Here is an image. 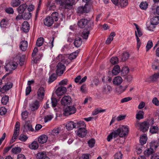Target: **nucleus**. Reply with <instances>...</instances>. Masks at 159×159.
I'll return each mask as SVG.
<instances>
[{"label": "nucleus", "instance_id": "obj_6", "mask_svg": "<svg viewBox=\"0 0 159 159\" xmlns=\"http://www.w3.org/2000/svg\"><path fill=\"white\" fill-rule=\"evenodd\" d=\"M138 125H139L141 131L143 132H145L148 129L150 125L147 121H144L140 124L138 123L137 124Z\"/></svg>", "mask_w": 159, "mask_h": 159}, {"label": "nucleus", "instance_id": "obj_5", "mask_svg": "<svg viewBox=\"0 0 159 159\" xmlns=\"http://www.w3.org/2000/svg\"><path fill=\"white\" fill-rule=\"evenodd\" d=\"M38 49L37 48L35 47L34 48L32 56L33 58V60L34 62L37 63L40 58L41 57L42 55L40 53L37 54Z\"/></svg>", "mask_w": 159, "mask_h": 159}, {"label": "nucleus", "instance_id": "obj_10", "mask_svg": "<svg viewBox=\"0 0 159 159\" xmlns=\"http://www.w3.org/2000/svg\"><path fill=\"white\" fill-rule=\"evenodd\" d=\"M66 89L63 86L59 87L56 91V93L58 96L63 95L66 93Z\"/></svg>", "mask_w": 159, "mask_h": 159}, {"label": "nucleus", "instance_id": "obj_21", "mask_svg": "<svg viewBox=\"0 0 159 159\" xmlns=\"http://www.w3.org/2000/svg\"><path fill=\"white\" fill-rule=\"evenodd\" d=\"M27 7V6L26 4H22L17 8V11L19 14H22L24 12Z\"/></svg>", "mask_w": 159, "mask_h": 159}, {"label": "nucleus", "instance_id": "obj_20", "mask_svg": "<svg viewBox=\"0 0 159 159\" xmlns=\"http://www.w3.org/2000/svg\"><path fill=\"white\" fill-rule=\"evenodd\" d=\"M76 124V128H85L86 127V125L84 121L81 120H75Z\"/></svg>", "mask_w": 159, "mask_h": 159}, {"label": "nucleus", "instance_id": "obj_8", "mask_svg": "<svg viewBox=\"0 0 159 159\" xmlns=\"http://www.w3.org/2000/svg\"><path fill=\"white\" fill-rule=\"evenodd\" d=\"M87 130L84 128H80L77 130V135L80 137L84 138L87 135Z\"/></svg>", "mask_w": 159, "mask_h": 159}, {"label": "nucleus", "instance_id": "obj_52", "mask_svg": "<svg viewBox=\"0 0 159 159\" xmlns=\"http://www.w3.org/2000/svg\"><path fill=\"white\" fill-rule=\"evenodd\" d=\"M52 106L54 107L56 106L57 103V100L55 98H52L51 100Z\"/></svg>", "mask_w": 159, "mask_h": 159}, {"label": "nucleus", "instance_id": "obj_27", "mask_svg": "<svg viewBox=\"0 0 159 159\" xmlns=\"http://www.w3.org/2000/svg\"><path fill=\"white\" fill-rule=\"evenodd\" d=\"M86 4H85L84 7H80L77 8V12L79 13H87L88 11L87 10Z\"/></svg>", "mask_w": 159, "mask_h": 159}, {"label": "nucleus", "instance_id": "obj_32", "mask_svg": "<svg viewBox=\"0 0 159 159\" xmlns=\"http://www.w3.org/2000/svg\"><path fill=\"white\" fill-rule=\"evenodd\" d=\"M147 138L146 134H143L140 137V143L141 145H143L146 143Z\"/></svg>", "mask_w": 159, "mask_h": 159}, {"label": "nucleus", "instance_id": "obj_40", "mask_svg": "<svg viewBox=\"0 0 159 159\" xmlns=\"http://www.w3.org/2000/svg\"><path fill=\"white\" fill-rule=\"evenodd\" d=\"M47 6L49 10H54L56 7L54 3H51L49 2H48Z\"/></svg>", "mask_w": 159, "mask_h": 159}, {"label": "nucleus", "instance_id": "obj_30", "mask_svg": "<svg viewBox=\"0 0 159 159\" xmlns=\"http://www.w3.org/2000/svg\"><path fill=\"white\" fill-rule=\"evenodd\" d=\"M89 33V30L84 29L82 33V36L84 39H88Z\"/></svg>", "mask_w": 159, "mask_h": 159}, {"label": "nucleus", "instance_id": "obj_1", "mask_svg": "<svg viewBox=\"0 0 159 159\" xmlns=\"http://www.w3.org/2000/svg\"><path fill=\"white\" fill-rule=\"evenodd\" d=\"M59 14L54 12L52 13L50 16L45 18L43 20L44 25L48 27H50L53 25L54 21H57L58 20Z\"/></svg>", "mask_w": 159, "mask_h": 159}, {"label": "nucleus", "instance_id": "obj_11", "mask_svg": "<svg viewBox=\"0 0 159 159\" xmlns=\"http://www.w3.org/2000/svg\"><path fill=\"white\" fill-rule=\"evenodd\" d=\"M20 131V123L17 121L15 125L14 133L12 137L16 139L19 134Z\"/></svg>", "mask_w": 159, "mask_h": 159}, {"label": "nucleus", "instance_id": "obj_15", "mask_svg": "<svg viewBox=\"0 0 159 159\" xmlns=\"http://www.w3.org/2000/svg\"><path fill=\"white\" fill-rule=\"evenodd\" d=\"M34 129L29 121H26L24 126V131H33Z\"/></svg>", "mask_w": 159, "mask_h": 159}, {"label": "nucleus", "instance_id": "obj_54", "mask_svg": "<svg viewBox=\"0 0 159 159\" xmlns=\"http://www.w3.org/2000/svg\"><path fill=\"white\" fill-rule=\"evenodd\" d=\"M135 27L136 28L137 30V34L138 35V36L140 37L142 35V33L140 29H139V26L136 24H134Z\"/></svg>", "mask_w": 159, "mask_h": 159}, {"label": "nucleus", "instance_id": "obj_62", "mask_svg": "<svg viewBox=\"0 0 159 159\" xmlns=\"http://www.w3.org/2000/svg\"><path fill=\"white\" fill-rule=\"evenodd\" d=\"M53 117V116L51 115H48L44 117V121L45 122H47L51 120Z\"/></svg>", "mask_w": 159, "mask_h": 159}, {"label": "nucleus", "instance_id": "obj_22", "mask_svg": "<svg viewBox=\"0 0 159 159\" xmlns=\"http://www.w3.org/2000/svg\"><path fill=\"white\" fill-rule=\"evenodd\" d=\"M48 139L47 136L45 135H42L40 136L38 138L39 142L41 144L46 143Z\"/></svg>", "mask_w": 159, "mask_h": 159}, {"label": "nucleus", "instance_id": "obj_17", "mask_svg": "<svg viewBox=\"0 0 159 159\" xmlns=\"http://www.w3.org/2000/svg\"><path fill=\"white\" fill-rule=\"evenodd\" d=\"M22 30L25 32H27L30 30V25L28 22L25 21L22 25Z\"/></svg>", "mask_w": 159, "mask_h": 159}, {"label": "nucleus", "instance_id": "obj_53", "mask_svg": "<svg viewBox=\"0 0 159 159\" xmlns=\"http://www.w3.org/2000/svg\"><path fill=\"white\" fill-rule=\"evenodd\" d=\"M110 62L113 65L116 64L118 62V58L116 57H112L110 60Z\"/></svg>", "mask_w": 159, "mask_h": 159}, {"label": "nucleus", "instance_id": "obj_49", "mask_svg": "<svg viewBox=\"0 0 159 159\" xmlns=\"http://www.w3.org/2000/svg\"><path fill=\"white\" fill-rule=\"evenodd\" d=\"M153 46V43L152 41H149L147 44L146 49L147 52L149 51V49Z\"/></svg>", "mask_w": 159, "mask_h": 159}, {"label": "nucleus", "instance_id": "obj_13", "mask_svg": "<svg viewBox=\"0 0 159 159\" xmlns=\"http://www.w3.org/2000/svg\"><path fill=\"white\" fill-rule=\"evenodd\" d=\"M39 105V102L36 100L34 102L30 104V108L32 111H34L38 109Z\"/></svg>", "mask_w": 159, "mask_h": 159}, {"label": "nucleus", "instance_id": "obj_34", "mask_svg": "<svg viewBox=\"0 0 159 159\" xmlns=\"http://www.w3.org/2000/svg\"><path fill=\"white\" fill-rule=\"evenodd\" d=\"M20 3V0H11L10 4L12 7H16L18 6Z\"/></svg>", "mask_w": 159, "mask_h": 159}, {"label": "nucleus", "instance_id": "obj_56", "mask_svg": "<svg viewBox=\"0 0 159 159\" xmlns=\"http://www.w3.org/2000/svg\"><path fill=\"white\" fill-rule=\"evenodd\" d=\"M28 138L26 136L22 134H20L19 138V139L23 142L25 141Z\"/></svg>", "mask_w": 159, "mask_h": 159}, {"label": "nucleus", "instance_id": "obj_36", "mask_svg": "<svg viewBox=\"0 0 159 159\" xmlns=\"http://www.w3.org/2000/svg\"><path fill=\"white\" fill-rule=\"evenodd\" d=\"M47 157L45 153L43 152L38 153L37 155V159H45Z\"/></svg>", "mask_w": 159, "mask_h": 159}, {"label": "nucleus", "instance_id": "obj_50", "mask_svg": "<svg viewBox=\"0 0 159 159\" xmlns=\"http://www.w3.org/2000/svg\"><path fill=\"white\" fill-rule=\"evenodd\" d=\"M9 98L8 96H3L1 100V102L3 105H6L8 101Z\"/></svg>", "mask_w": 159, "mask_h": 159}, {"label": "nucleus", "instance_id": "obj_58", "mask_svg": "<svg viewBox=\"0 0 159 159\" xmlns=\"http://www.w3.org/2000/svg\"><path fill=\"white\" fill-rule=\"evenodd\" d=\"M155 25L151 23L150 25H147V28L149 30L153 31L155 28Z\"/></svg>", "mask_w": 159, "mask_h": 159}, {"label": "nucleus", "instance_id": "obj_45", "mask_svg": "<svg viewBox=\"0 0 159 159\" xmlns=\"http://www.w3.org/2000/svg\"><path fill=\"white\" fill-rule=\"evenodd\" d=\"M154 152V150L153 149L150 147L149 148H148L145 151L144 153L146 156H148L152 154Z\"/></svg>", "mask_w": 159, "mask_h": 159}, {"label": "nucleus", "instance_id": "obj_14", "mask_svg": "<svg viewBox=\"0 0 159 159\" xmlns=\"http://www.w3.org/2000/svg\"><path fill=\"white\" fill-rule=\"evenodd\" d=\"M88 23V20L87 19H82L78 21V25L79 27L82 28L84 27Z\"/></svg>", "mask_w": 159, "mask_h": 159}, {"label": "nucleus", "instance_id": "obj_43", "mask_svg": "<svg viewBox=\"0 0 159 159\" xmlns=\"http://www.w3.org/2000/svg\"><path fill=\"white\" fill-rule=\"evenodd\" d=\"M159 129L158 127L155 126H153L151 127L150 129V131L152 134L156 133L158 132Z\"/></svg>", "mask_w": 159, "mask_h": 159}, {"label": "nucleus", "instance_id": "obj_41", "mask_svg": "<svg viewBox=\"0 0 159 159\" xmlns=\"http://www.w3.org/2000/svg\"><path fill=\"white\" fill-rule=\"evenodd\" d=\"M144 112L142 111H139L136 115V118L139 120L143 118Z\"/></svg>", "mask_w": 159, "mask_h": 159}, {"label": "nucleus", "instance_id": "obj_12", "mask_svg": "<svg viewBox=\"0 0 159 159\" xmlns=\"http://www.w3.org/2000/svg\"><path fill=\"white\" fill-rule=\"evenodd\" d=\"M44 90L43 87H41L38 90L37 95L39 100H42L44 97Z\"/></svg>", "mask_w": 159, "mask_h": 159}, {"label": "nucleus", "instance_id": "obj_57", "mask_svg": "<svg viewBox=\"0 0 159 159\" xmlns=\"http://www.w3.org/2000/svg\"><path fill=\"white\" fill-rule=\"evenodd\" d=\"M7 22L5 19H2L0 23V26L2 28H5L6 27Z\"/></svg>", "mask_w": 159, "mask_h": 159}, {"label": "nucleus", "instance_id": "obj_25", "mask_svg": "<svg viewBox=\"0 0 159 159\" xmlns=\"http://www.w3.org/2000/svg\"><path fill=\"white\" fill-rule=\"evenodd\" d=\"M18 64L16 62H13L7 65V66L9 71H11L15 69L17 67Z\"/></svg>", "mask_w": 159, "mask_h": 159}, {"label": "nucleus", "instance_id": "obj_61", "mask_svg": "<svg viewBox=\"0 0 159 159\" xmlns=\"http://www.w3.org/2000/svg\"><path fill=\"white\" fill-rule=\"evenodd\" d=\"M5 11L7 13L9 14H12L14 12L13 9L11 7L6 8L5 9Z\"/></svg>", "mask_w": 159, "mask_h": 159}, {"label": "nucleus", "instance_id": "obj_23", "mask_svg": "<svg viewBox=\"0 0 159 159\" xmlns=\"http://www.w3.org/2000/svg\"><path fill=\"white\" fill-rule=\"evenodd\" d=\"M159 146V141L158 140H153L150 143V147L153 149L156 150V149Z\"/></svg>", "mask_w": 159, "mask_h": 159}, {"label": "nucleus", "instance_id": "obj_46", "mask_svg": "<svg viewBox=\"0 0 159 159\" xmlns=\"http://www.w3.org/2000/svg\"><path fill=\"white\" fill-rule=\"evenodd\" d=\"M43 41L44 39L43 37L39 38L36 42V45L39 47H40L43 44Z\"/></svg>", "mask_w": 159, "mask_h": 159}, {"label": "nucleus", "instance_id": "obj_18", "mask_svg": "<svg viewBox=\"0 0 159 159\" xmlns=\"http://www.w3.org/2000/svg\"><path fill=\"white\" fill-rule=\"evenodd\" d=\"M28 46V42L25 40H23L20 42V47L23 51H25L27 49Z\"/></svg>", "mask_w": 159, "mask_h": 159}, {"label": "nucleus", "instance_id": "obj_48", "mask_svg": "<svg viewBox=\"0 0 159 159\" xmlns=\"http://www.w3.org/2000/svg\"><path fill=\"white\" fill-rule=\"evenodd\" d=\"M21 150V148L20 147H17L12 148L11 152L17 154L20 153Z\"/></svg>", "mask_w": 159, "mask_h": 159}, {"label": "nucleus", "instance_id": "obj_64", "mask_svg": "<svg viewBox=\"0 0 159 159\" xmlns=\"http://www.w3.org/2000/svg\"><path fill=\"white\" fill-rule=\"evenodd\" d=\"M80 91L82 92L85 93L87 91V88L86 85L85 84L82 85L80 88Z\"/></svg>", "mask_w": 159, "mask_h": 159}, {"label": "nucleus", "instance_id": "obj_39", "mask_svg": "<svg viewBox=\"0 0 159 159\" xmlns=\"http://www.w3.org/2000/svg\"><path fill=\"white\" fill-rule=\"evenodd\" d=\"M129 71V69L128 67H124L121 70V73L122 76H125L127 74Z\"/></svg>", "mask_w": 159, "mask_h": 159}, {"label": "nucleus", "instance_id": "obj_24", "mask_svg": "<svg viewBox=\"0 0 159 159\" xmlns=\"http://www.w3.org/2000/svg\"><path fill=\"white\" fill-rule=\"evenodd\" d=\"M120 71V69L118 65H116L114 66L112 70V73L113 75H117Z\"/></svg>", "mask_w": 159, "mask_h": 159}, {"label": "nucleus", "instance_id": "obj_63", "mask_svg": "<svg viewBox=\"0 0 159 159\" xmlns=\"http://www.w3.org/2000/svg\"><path fill=\"white\" fill-rule=\"evenodd\" d=\"M65 56V54H59L56 57V59L59 61H62L64 60Z\"/></svg>", "mask_w": 159, "mask_h": 159}, {"label": "nucleus", "instance_id": "obj_60", "mask_svg": "<svg viewBox=\"0 0 159 159\" xmlns=\"http://www.w3.org/2000/svg\"><path fill=\"white\" fill-rule=\"evenodd\" d=\"M28 112L27 111H25L21 113L22 118L24 120L28 116Z\"/></svg>", "mask_w": 159, "mask_h": 159}, {"label": "nucleus", "instance_id": "obj_19", "mask_svg": "<svg viewBox=\"0 0 159 159\" xmlns=\"http://www.w3.org/2000/svg\"><path fill=\"white\" fill-rule=\"evenodd\" d=\"M123 81V79L120 76H117L115 77L113 80L114 84L116 85H119Z\"/></svg>", "mask_w": 159, "mask_h": 159}, {"label": "nucleus", "instance_id": "obj_35", "mask_svg": "<svg viewBox=\"0 0 159 159\" xmlns=\"http://www.w3.org/2000/svg\"><path fill=\"white\" fill-rule=\"evenodd\" d=\"M38 143L36 141H33L29 145V148L31 149H36L38 148Z\"/></svg>", "mask_w": 159, "mask_h": 159}, {"label": "nucleus", "instance_id": "obj_7", "mask_svg": "<svg viewBox=\"0 0 159 159\" xmlns=\"http://www.w3.org/2000/svg\"><path fill=\"white\" fill-rule=\"evenodd\" d=\"M57 73L58 75H61L65 70V66L63 64L59 63L57 66Z\"/></svg>", "mask_w": 159, "mask_h": 159}, {"label": "nucleus", "instance_id": "obj_42", "mask_svg": "<svg viewBox=\"0 0 159 159\" xmlns=\"http://www.w3.org/2000/svg\"><path fill=\"white\" fill-rule=\"evenodd\" d=\"M128 4L127 0H120L118 2V5L122 7H126Z\"/></svg>", "mask_w": 159, "mask_h": 159}, {"label": "nucleus", "instance_id": "obj_51", "mask_svg": "<svg viewBox=\"0 0 159 159\" xmlns=\"http://www.w3.org/2000/svg\"><path fill=\"white\" fill-rule=\"evenodd\" d=\"M148 6V4L146 2H141L140 5V7L142 9H146Z\"/></svg>", "mask_w": 159, "mask_h": 159}, {"label": "nucleus", "instance_id": "obj_55", "mask_svg": "<svg viewBox=\"0 0 159 159\" xmlns=\"http://www.w3.org/2000/svg\"><path fill=\"white\" fill-rule=\"evenodd\" d=\"M88 143L89 144V146L91 148H93L94 145L95 143V140L93 139H91L89 140Z\"/></svg>", "mask_w": 159, "mask_h": 159}, {"label": "nucleus", "instance_id": "obj_38", "mask_svg": "<svg viewBox=\"0 0 159 159\" xmlns=\"http://www.w3.org/2000/svg\"><path fill=\"white\" fill-rule=\"evenodd\" d=\"M82 43L81 39L80 38H76L74 42L75 46L77 47H80Z\"/></svg>", "mask_w": 159, "mask_h": 159}, {"label": "nucleus", "instance_id": "obj_37", "mask_svg": "<svg viewBox=\"0 0 159 159\" xmlns=\"http://www.w3.org/2000/svg\"><path fill=\"white\" fill-rule=\"evenodd\" d=\"M151 23L155 25H157L159 23V16L154 17L151 20Z\"/></svg>", "mask_w": 159, "mask_h": 159}, {"label": "nucleus", "instance_id": "obj_44", "mask_svg": "<svg viewBox=\"0 0 159 159\" xmlns=\"http://www.w3.org/2000/svg\"><path fill=\"white\" fill-rule=\"evenodd\" d=\"M23 16L24 20H29L32 17V13L30 12H25L23 15Z\"/></svg>", "mask_w": 159, "mask_h": 159}, {"label": "nucleus", "instance_id": "obj_33", "mask_svg": "<svg viewBox=\"0 0 159 159\" xmlns=\"http://www.w3.org/2000/svg\"><path fill=\"white\" fill-rule=\"evenodd\" d=\"M159 78V72L154 74L149 77V79L152 82L157 81Z\"/></svg>", "mask_w": 159, "mask_h": 159}, {"label": "nucleus", "instance_id": "obj_29", "mask_svg": "<svg viewBox=\"0 0 159 159\" xmlns=\"http://www.w3.org/2000/svg\"><path fill=\"white\" fill-rule=\"evenodd\" d=\"M112 90V88L109 85L105 86L103 89L102 92L104 94H108Z\"/></svg>", "mask_w": 159, "mask_h": 159}, {"label": "nucleus", "instance_id": "obj_47", "mask_svg": "<svg viewBox=\"0 0 159 159\" xmlns=\"http://www.w3.org/2000/svg\"><path fill=\"white\" fill-rule=\"evenodd\" d=\"M129 54L128 52H125L123 53L121 57V60L122 61H124L127 60L129 57Z\"/></svg>", "mask_w": 159, "mask_h": 159}, {"label": "nucleus", "instance_id": "obj_26", "mask_svg": "<svg viewBox=\"0 0 159 159\" xmlns=\"http://www.w3.org/2000/svg\"><path fill=\"white\" fill-rule=\"evenodd\" d=\"M127 87L128 86L127 85L124 87L120 85L116 88V90L118 93L120 94L125 90Z\"/></svg>", "mask_w": 159, "mask_h": 159}, {"label": "nucleus", "instance_id": "obj_31", "mask_svg": "<svg viewBox=\"0 0 159 159\" xmlns=\"http://www.w3.org/2000/svg\"><path fill=\"white\" fill-rule=\"evenodd\" d=\"M13 84L11 82H9L6 83L2 88V89L5 91H7L12 88Z\"/></svg>", "mask_w": 159, "mask_h": 159}, {"label": "nucleus", "instance_id": "obj_28", "mask_svg": "<svg viewBox=\"0 0 159 159\" xmlns=\"http://www.w3.org/2000/svg\"><path fill=\"white\" fill-rule=\"evenodd\" d=\"M115 35L116 33L114 32H112L107 38L106 42V43L107 44H110L112 41L113 40V37Z\"/></svg>", "mask_w": 159, "mask_h": 159}, {"label": "nucleus", "instance_id": "obj_2", "mask_svg": "<svg viewBox=\"0 0 159 159\" xmlns=\"http://www.w3.org/2000/svg\"><path fill=\"white\" fill-rule=\"evenodd\" d=\"M129 132V127L127 126L122 125L114 131V136L117 137L119 136L121 137H124L127 136Z\"/></svg>", "mask_w": 159, "mask_h": 159}, {"label": "nucleus", "instance_id": "obj_16", "mask_svg": "<svg viewBox=\"0 0 159 159\" xmlns=\"http://www.w3.org/2000/svg\"><path fill=\"white\" fill-rule=\"evenodd\" d=\"M66 129L69 130H72L74 128H76L75 122L70 121L68 122L66 124Z\"/></svg>", "mask_w": 159, "mask_h": 159}, {"label": "nucleus", "instance_id": "obj_59", "mask_svg": "<svg viewBox=\"0 0 159 159\" xmlns=\"http://www.w3.org/2000/svg\"><path fill=\"white\" fill-rule=\"evenodd\" d=\"M122 157V154L120 152H117L114 155L115 159H121Z\"/></svg>", "mask_w": 159, "mask_h": 159}, {"label": "nucleus", "instance_id": "obj_4", "mask_svg": "<svg viewBox=\"0 0 159 159\" xmlns=\"http://www.w3.org/2000/svg\"><path fill=\"white\" fill-rule=\"evenodd\" d=\"M76 109L74 106H68L65 108L63 110V115L68 116L75 113Z\"/></svg>", "mask_w": 159, "mask_h": 159}, {"label": "nucleus", "instance_id": "obj_9", "mask_svg": "<svg viewBox=\"0 0 159 159\" xmlns=\"http://www.w3.org/2000/svg\"><path fill=\"white\" fill-rule=\"evenodd\" d=\"M71 102V98L69 96H65L63 97L61 100V104L66 105L70 104Z\"/></svg>", "mask_w": 159, "mask_h": 159}, {"label": "nucleus", "instance_id": "obj_3", "mask_svg": "<svg viewBox=\"0 0 159 159\" xmlns=\"http://www.w3.org/2000/svg\"><path fill=\"white\" fill-rule=\"evenodd\" d=\"M75 2V0H58L57 3L66 9H70Z\"/></svg>", "mask_w": 159, "mask_h": 159}]
</instances>
